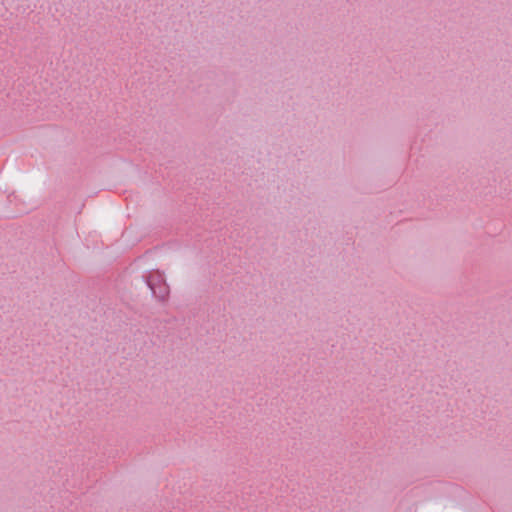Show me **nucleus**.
Instances as JSON below:
<instances>
[{"instance_id": "f03ea898", "label": "nucleus", "mask_w": 512, "mask_h": 512, "mask_svg": "<svg viewBox=\"0 0 512 512\" xmlns=\"http://www.w3.org/2000/svg\"><path fill=\"white\" fill-rule=\"evenodd\" d=\"M167 293H168V291H167V289L165 288L161 296H162V297H165V296L167 295Z\"/></svg>"}, {"instance_id": "f257e3e1", "label": "nucleus", "mask_w": 512, "mask_h": 512, "mask_svg": "<svg viewBox=\"0 0 512 512\" xmlns=\"http://www.w3.org/2000/svg\"><path fill=\"white\" fill-rule=\"evenodd\" d=\"M149 285H150L151 289L153 290V292H154V293H156V290H155V287H154L153 279H151V280L149 281Z\"/></svg>"}]
</instances>
